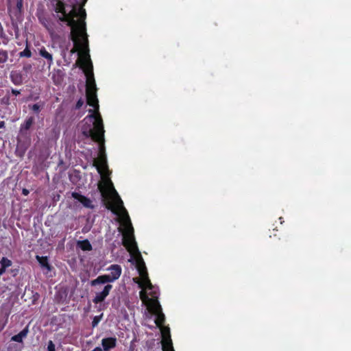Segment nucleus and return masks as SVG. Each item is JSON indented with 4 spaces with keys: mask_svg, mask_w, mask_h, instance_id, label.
<instances>
[{
    "mask_svg": "<svg viewBox=\"0 0 351 351\" xmlns=\"http://www.w3.org/2000/svg\"><path fill=\"white\" fill-rule=\"evenodd\" d=\"M71 37L74 43L71 53L78 52L79 58L76 64L83 70L86 77V95L87 104L93 107L90 110V114L83 120L82 133L86 137H90L99 143V156L94 160V165L101 175V182L98 189L102 196L108 199V208L119 217L121 227L119 231L123 234V244L130 252L135 262L139 276L143 278L140 286L148 283V274L145 263L139 252L134 236V228L129 215L123 206V202L115 190L112 181L108 178L109 170L104 146V129L102 119L99 114L97 87L93 72V66L90 60L88 48V34L86 27H70Z\"/></svg>",
    "mask_w": 351,
    "mask_h": 351,
    "instance_id": "f257e3e1",
    "label": "nucleus"
},
{
    "mask_svg": "<svg viewBox=\"0 0 351 351\" xmlns=\"http://www.w3.org/2000/svg\"><path fill=\"white\" fill-rule=\"evenodd\" d=\"M133 280L142 289L139 293L141 300L147 306L149 311L156 316L155 323L157 326L160 328L162 335L161 343L162 350L174 351L171 339L170 329L169 327L162 326L165 320V317L162 311L161 306L158 301V293L156 291L149 278L148 281L149 284L145 283L142 287H141L139 284L140 282H143V280L141 276H140V278H135Z\"/></svg>",
    "mask_w": 351,
    "mask_h": 351,
    "instance_id": "f03ea898",
    "label": "nucleus"
},
{
    "mask_svg": "<svg viewBox=\"0 0 351 351\" xmlns=\"http://www.w3.org/2000/svg\"><path fill=\"white\" fill-rule=\"evenodd\" d=\"M88 0H51L53 10L60 22H85L86 10L84 8Z\"/></svg>",
    "mask_w": 351,
    "mask_h": 351,
    "instance_id": "7ed1b4c3",
    "label": "nucleus"
},
{
    "mask_svg": "<svg viewBox=\"0 0 351 351\" xmlns=\"http://www.w3.org/2000/svg\"><path fill=\"white\" fill-rule=\"evenodd\" d=\"M110 273L108 274L101 275L95 280L90 282V285L93 287H95L99 285L113 282L117 280L121 274V267L119 265H112L108 269Z\"/></svg>",
    "mask_w": 351,
    "mask_h": 351,
    "instance_id": "20e7f679",
    "label": "nucleus"
},
{
    "mask_svg": "<svg viewBox=\"0 0 351 351\" xmlns=\"http://www.w3.org/2000/svg\"><path fill=\"white\" fill-rule=\"evenodd\" d=\"M112 289V286L110 284H108L104 286L103 290L101 291L97 292L95 293V296L93 300L95 304H98L103 302L106 298L109 295L110 291Z\"/></svg>",
    "mask_w": 351,
    "mask_h": 351,
    "instance_id": "39448f33",
    "label": "nucleus"
},
{
    "mask_svg": "<svg viewBox=\"0 0 351 351\" xmlns=\"http://www.w3.org/2000/svg\"><path fill=\"white\" fill-rule=\"evenodd\" d=\"M71 196L73 198L76 199L77 202H80L84 207L86 208H93V206L92 204V202L90 199L86 197L85 196L81 195L77 192H73L71 193Z\"/></svg>",
    "mask_w": 351,
    "mask_h": 351,
    "instance_id": "423d86ee",
    "label": "nucleus"
},
{
    "mask_svg": "<svg viewBox=\"0 0 351 351\" xmlns=\"http://www.w3.org/2000/svg\"><path fill=\"white\" fill-rule=\"evenodd\" d=\"M117 339L114 337L104 338L101 341V345L104 351H108L110 349L116 346Z\"/></svg>",
    "mask_w": 351,
    "mask_h": 351,
    "instance_id": "0eeeda50",
    "label": "nucleus"
},
{
    "mask_svg": "<svg viewBox=\"0 0 351 351\" xmlns=\"http://www.w3.org/2000/svg\"><path fill=\"white\" fill-rule=\"evenodd\" d=\"M27 330L24 329L21 331L18 335H16L12 337V341L16 342H22L24 337L27 336Z\"/></svg>",
    "mask_w": 351,
    "mask_h": 351,
    "instance_id": "6e6552de",
    "label": "nucleus"
},
{
    "mask_svg": "<svg viewBox=\"0 0 351 351\" xmlns=\"http://www.w3.org/2000/svg\"><path fill=\"white\" fill-rule=\"evenodd\" d=\"M36 259L38 260L41 267L46 268L49 271L51 269L47 257L36 256Z\"/></svg>",
    "mask_w": 351,
    "mask_h": 351,
    "instance_id": "1a4fd4ad",
    "label": "nucleus"
},
{
    "mask_svg": "<svg viewBox=\"0 0 351 351\" xmlns=\"http://www.w3.org/2000/svg\"><path fill=\"white\" fill-rule=\"evenodd\" d=\"M78 246L84 251H89L92 249L90 242L87 240L80 241Z\"/></svg>",
    "mask_w": 351,
    "mask_h": 351,
    "instance_id": "9d476101",
    "label": "nucleus"
},
{
    "mask_svg": "<svg viewBox=\"0 0 351 351\" xmlns=\"http://www.w3.org/2000/svg\"><path fill=\"white\" fill-rule=\"evenodd\" d=\"M40 55L42 57L47 59L49 62V64H52V62H53L52 55L51 53H49L48 51H47L45 49L43 48L40 50Z\"/></svg>",
    "mask_w": 351,
    "mask_h": 351,
    "instance_id": "9b49d317",
    "label": "nucleus"
},
{
    "mask_svg": "<svg viewBox=\"0 0 351 351\" xmlns=\"http://www.w3.org/2000/svg\"><path fill=\"white\" fill-rule=\"evenodd\" d=\"M8 58V52L5 50H0V64H4Z\"/></svg>",
    "mask_w": 351,
    "mask_h": 351,
    "instance_id": "f8f14e48",
    "label": "nucleus"
},
{
    "mask_svg": "<svg viewBox=\"0 0 351 351\" xmlns=\"http://www.w3.org/2000/svg\"><path fill=\"white\" fill-rule=\"evenodd\" d=\"M33 122H34V118L33 117H29L22 125V126H21L22 129L28 130L31 127V125H32Z\"/></svg>",
    "mask_w": 351,
    "mask_h": 351,
    "instance_id": "ddd939ff",
    "label": "nucleus"
},
{
    "mask_svg": "<svg viewBox=\"0 0 351 351\" xmlns=\"http://www.w3.org/2000/svg\"><path fill=\"white\" fill-rule=\"evenodd\" d=\"M0 264L1 265V267L6 269L7 267H9L12 265V261L7 258H3L1 261Z\"/></svg>",
    "mask_w": 351,
    "mask_h": 351,
    "instance_id": "4468645a",
    "label": "nucleus"
},
{
    "mask_svg": "<svg viewBox=\"0 0 351 351\" xmlns=\"http://www.w3.org/2000/svg\"><path fill=\"white\" fill-rule=\"evenodd\" d=\"M20 57H27L29 58L32 56V53L30 50L27 47L23 51L19 53Z\"/></svg>",
    "mask_w": 351,
    "mask_h": 351,
    "instance_id": "2eb2a0df",
    "label": "nucleus"
},
{
    "mask_svg": "<svg viewBox=\"0 0 351 351\" xmlns=\"http://www.w3.org/2000/svg\"><path fill=\"white\" fill-rule=\"evenodd\" d=\"M12 81L16 84H19L21 82V77L18 75L12 74Z\"/></svg>",
    "mask_w": 351,
    "mask_h": 351,
    "instance_id": "dca6fc26",
    "label": "nucleus"
},
{
    "mask_svg": "<svg viewBox=\"0 0 351 351\" xmlns=\"http://www.w3.org/2000/svg\"><path fill=\"white\" fill-rule=\"evenodd\" d=\"M23 6V0H17L16 1V8L19 12H21Z\"/></svg>",
    "mask_w": 351,
    "mask_h": 351,
    "instance_id": "f3484780",
    "label": "nucleus"
},
{
    "mask_svg": "<svg viewBox=\"0 0 351 351\" xmlns=\"http://www.w3.org/2000/svg\"><path fill=\"white\" fill-rule=\"evenodd\" d=\"M48 351H55V345L52 341H49L47 346Z\"/></svg>",
    "mask_w": 351,
    "mask_h": 351,
    "instance_id": "a211bd4d",
    "label": "nucleus"
},
{
    "mask_svg": "<svg viewBox=\"0 0 351 351\" xmlns=\"http://www.w3.org/2000/svg\"><path fill=\"white\" fill-rule=\"evenodd\" d=\"M100 320H101V317L95 316L92 322L93 326V327L96 326L98 324V323L100 322Z\"/></svg>",
    "mask_w": 351,
    "mask_h": 351,
    "instance_id": "6ab92c4d",
    "label": "nucleus"
},
{
    "mask_svg": "<svg viewBox=\"0 0 351 351\" xmlns=\"http://www.w3.org/2000/svg\"><path fill=\"white\" fill-rule=\"evenodd\" d=\"M32 110L36 112H38L39 110H40V106L37 104H34L32 106Z\"/></svg>",
    "mask_w": 351,
    "mask_h": 351,
    "instance_id": "aec40b11",
    "label": "nucleus"
},
{
    "mask_svg": "<svg viewBox=\"0 0 351 351\" xmlns=\"http://www.w3.org/2000/svg\"><path fill=\"white\" fill-rule=\"evenodd\" d=\"M83 103H84V102H83V101H82V100H81V99H80V100H79V101H77V105H76L77 108H80L83 105Z\"/></svg>",
    "mask_w": 351,
    "mask_h": 351,
    "instance_id": "412c9836",
    "label": "nucleus"
},
{
    "mask_svg": "<svg viewBox=\"0 0 351 351\" xmlns=\"http://www.w3.org/2000/svg\"><path fill=\"white\" fill-rule=\"evenodd\" d=\"M5 269H6L1 267V268L0 269V276L3 274L5 272Z\"/></svg>",
    "mask_w": 351,
    "mask_h": 351,
    "instance_id": "4be33fe9",
    "label": "nucleus"
},
{
    "mask_svg": "<svg viewBox=\"0 0 351 351\" xmlns=\"http://www.w3.org/2000/svg\"><path fill=\"white\" fill-rule=\"evenodd\" d=\"M51 35L52 37H54V38L60 36L59 34H56L55 32H51Z\"/></svg>",
    "mask_w": 351,
    "mask_h": 351,
    "instance_id": "5701e85b",
    "label": "nucleus"
},
{
    "mask_svg": "<svg viewBox=\"0 0 351 351\" xmlns=\"http://www.w3.org/2000/svg\"><path fill=\"white\" fill-rule=\"evenodd\" d=\"M28 193H29L28 190H27V189H24L23 190V195H28Z\"/></svg>",
    "mask_w": 351,
    "mask_h": 351,
    "instance_id": "b1692460",
    "label": "nucleus"
},
{
    "mask_svg": "<svg viewBox=\"0 0 351 351\" xmlns=\"http://www.w3.org/2000/svg\"><path fill=\"white\" fill-rule=\"evenodd\" d=\"M53 23H47V25H46V27H47L49 30H50V27H51V25H53Z\"/></svg>",
    "mask_w": 351,
    "mask_h": 351,
    "instance_id": "393cba45",
    "label": "nucleus"
},
{
    "mask_svg": "<svg viewBox=\"0 0 351 351\" xmlns=\"http://www.w3.org/2000/svg\"><path fill=\"white\" fill-rule=\"evenodd\" d=\"M92 351H102V350L101 348L97 347L95 349H93Z\"/></svg>",
    "mask_w": 351,
    "mask_h": 351,
    "instance_id": "a878e982",
    "label": "nucleus"
},
{
    "mask_svg": "<svg viewBox=\"0 0 351 351\" xmlns=\"http://www.w3.org/2000/svg\"><path fill=\"white\" fill-rule=\"evenodd\" d=\"M5 123L3 121H0V128H4Z\"/></svg>",
    "mask_w": 351,
    "mask_h": 351,
    "instance_id": "bb28decb",
    "label": "nucleus"
},
{
    "mask_svg": "<svg viewBox=\"0 0 351 351\" xmlns=\"http://www.w3.org/2000/svg\"><path fill=\"white\" fill-rule=\"evenodd\" d=\"M12 93H13V94H14L16 95L19 94V90H12Z\"/></svg>",
    "mask_w": 351,
    "mask_h": 351,
    "instance_id": "cd10ccee",
    "label": "nucleus"
},
{
    "mask_svg": "<svg viewBox=\"0 0 351 351\" xmlns=\"http://www.w3.org/2000/svg\"><path fill=\"white\" fill-rule=\"evenodd\" d=\"M30 68H31V65H28V66L24 67V69H28Z\"/></svg>",
    "mask_w": 351,
    "mask_h": 351,
    "instance_id": "c85d7f7f",
    "label": "nucleus"
}]
</instances>
